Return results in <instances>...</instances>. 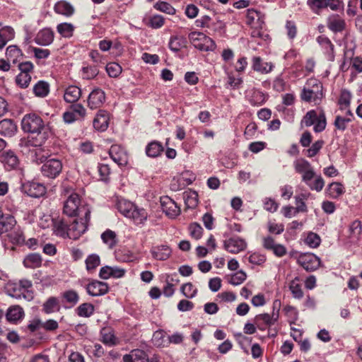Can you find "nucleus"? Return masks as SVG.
<instances>
[{
	"label": "nucleus",
	"mask_w": 362,
	"mask_h": 362,
	"mask_svg": "<svg viewBox=\"0 0 362 362\" xmlns=\"http://www.w3.org/2000/svg\"><path fill=\"white\" fill-rule=\"evenodd\" d=\"M22 129L25 132L37 134L35 146H42L48 138V131L42 118L35 114L25 115L21 122Z\"/></svg>",
	"instance_id": "f257e3e1"
},
{
	"label": "nucleus",
	"mask_w": 362,
	"mask_h": 362,
	"mask_svg": "<svg viewBox=\"0 0 362 362\" xmlns=\"http://www.w3.org/2000/svg\"><path fill=\"white\" fill-rule=\"evenodd\" d=\"M83 213V218L81 219L83 225H87L90 218V211L85 206L81 205V198L75 192H71L66 198L63 206V214L70 218H75L76 216L80 217Z\"/></svg>",
	"instance_id": "f03ea898"
},
{
	"label": "nucleus",
	"mask_w": 362,
	"mask_h": 362,
	"mask_svg": "<svg viewBox=\"0 0 362 362\" xmlns=\"http://www.w3.org/2000/svg\"><path fill=\"white\" fill-rule=\"evenodd\" d=\"M50 221L53 226L54 234L57 236L76 239L81 233V230L78 228V223L76 218L71 222L64 218L57 220L50 218Z\"/></svg>",
	"instance_id": "7ed1b4c3"
},
{
	"label": "nucleus",
	"mask_w": 362,
	"mask_h": 362,
	"mask_svg": "<svg viewBox=\"0 0 362 362\" xmlns=\"http://www.w3.org/2000/svg\"><path fill=\"white\" fill-rule=\"evenodd\" d=\"M322 89V84L318 79L310 78L303 88L300 98L305 102L321 100L323 98Z\"/></svg>",
	"instance_id": "20e7f679"
},
{
	"label": "nucleus",
	"mask_w": 362,
	"mask_h": 362,
	"mask_svg": "<svg viewBox=\"0 0 362 362\" xmlns=\"http://www.w3.org/2000/svg\"><path fill=\"white\" fill-rule=\"evenodd\" d=\"M189 39L194 47L200 51H214L216 49L214 41L200 32H192L189 34Z\"/></svg>",
	"instance_id": "39448f33"
},
{
	"label": "nucleus",
	"mask_w": 362,
	"mask_h": 362,
	"mask_svg": "<svg viewBox=\"0 0 362 362\" xmlns=\"http://www.w3.org/2000/svg\"><path fill=\"white\" fill-rule=\"evenodd\" d=\"M41 169L44 176L54 179L62 172V164L61 160H45Z\"/></svg>",
	"instance_id": "423d86ee"
},
{
	"label": "nucleus",
	"mask_w": 362,
	"mask_h": 362,
	"mask_svg": "<svg viewBox=\"0 0 362 362\" xmlns=\"http://www.w3.org/2000/svg\"><path fill=\"white\" fill-rule=\"evenodd\" d=\"M5 291L6 294L16 299L23 298L28 301L33 299V291L25 292L17 285L16 282H8L5 286Z\"/></svg>",
	"instance_id": "0eeeda50"
},
{
	"label": "nucleus",
	"mask_w": 362,
	"mask_h": 362,
	"mask_svg": "<svg viewBox=\"0 0 362 362\" xmlns=\"http://www.w3.org/2000/svg\"><path fill=\"white\" fill-rule=\"evenodd\" d=\"M298 263L306 271L313 272L319 268L320 260L313 253L307 252L299 256Z\"/></svg>",
	"instance_id": "6e6552de"
},
{
	"label": "nucleus",
	"mask_w": 362,
	"mask_h": 362,
	"mask_svg": "<svg viewBox=\"0 0 362 362\" xmlns=\"http://www.w3.org/2000/svg\"><path fill=\"white\" fill-rule=\"evenodd\" d=\"M160 206L165 214L170 218H175L180 214V208L175 201L168 197L160 198Z\"/></svg>",
	"instance_id": "1a4fd4ad"
},
{
	"label": "nucleus",
	"mask_w": 362,
	"mask_h": 362,
	"mask_svg": "<svg viewBox=\"0 0 362 362\" xmlns=\"http://www.w3.org/2000/svg\"><path fill=\"white\" fill-rule=\"evenodd\" d=\"M23 192L29 197L40 198L46 193V188L42 183L35 181H28L22 185Z\"/></svg>",
	"instance_id": "9d476101"
},
{
	"label": "nucleus",
	"mask_w": 362,
	"mask_h": 362,
	"mask_svg": "<svg viewBox=\"0 0 362 362\" xmlns=\"http://www.w3.org/2000/svg\"><path fill=\"white\" fill-rule=\"evenodd\" d=\"M225 250L233 254H238L247 248V242L239 237H231L223 242Z\"/></svg>",
	"instance_id": "9b49d317"
},
{
	"label": "nucleus",
	"mask_w": 362,
	"mask_h": 362,
	"mask_svg": "<svg viewBox=\"0 0 362 362\" xmlns=\"http://www.w3.org/2000/svg\"><path fill=\"white\" fill-rule=\"evenodd\" d=\"M295 168L297 173L303 174V182H308L314 178L315 173L306 160H297Z\"/></svg>",
	"instance_id": "f8f14e48"
},
{
	"label": "nucleus",
	"mask_w": 362,
	"mask_h": 362,
	"mask_svg": "<svg viewBox=\"0 0 362 362\" xmlns=\"http://www.w3.org/2000/svg\"><path fill=\"white\" fill-rule=\"evenodd\" d=\"M262 245L264 249L272 251L278 257L285 256L287 253L286 247L281 244L276 243L275 240L271 236L263 238Z\"/></svg>",
	"instance_id": "ddd939ff"
},
{
	"label": "nucleus",
	"mask_w": 362,
	"mask_h": 362,
	"mask_svg": "<svg viewBox=\"0 0 362 362\" xmlns=\"http://www.w3.org/2000/svg\"><path fill=\"white\" fill-rule=\"evenodd\" d=\"M108 291V284L98 280H93L88 284V286H86V293L92 296L105 295Z\"/></svg>",
	"instance_id": "4468645a"
},
{
	"label": "nucleus",
	"mask_w": 362,
	"mask_h": 362,
	"mask_svg": "<svg viewBox=\"0 0 362 362\" xmlns=\"http://www.w3.org/2000/svg\"><path fill=\"white\" fill-rule=\"evenodd\" d=\"M105 100V92L100 88H95L88 98V106L92 109H97L102 106Z\"/></svg>",
	"instance_id": "2eb2a0df"
},
{
	"label": "nucleus",
	"mask_w": 362,
	"mask_h": 362,
	"mask_svg": "<svg viewBox=\"0 0 362 362\" xmlns=\"http://www.w3.org/2000/svg\"><path fill=\"white\" fill-rule=\"evenodd\" d=\"M100 341L102 343L110 347L115 346L119 344V339L114 330L111 327H103L101 328L100 332Z\"/></svg>",
	"instance_id": "dca6fc26"
},
{
	"label": "nucleus",
	"mask_w": 362,
	"mask_h": 362,
	"mask_svg": "<svg viewBox=\"0 0 362 362\" xmlns=\"http://www.w3.org/2000/svg\"><path fill=\"white\" fill-rule=\"evenodd\" d=\"M109 119V113L105 110H100L93 119V127L98 131L104 132L108 127Z\"/></svg>",
	"instance_id": "f3484780"
},
{
	"label": "nucleus",
	"mask_w": 362,
	"mask_h": 362,
	"mask_svg": "<svg viewBox=\"0 0 362 362\" xmlns=\"http://www.w3.org/2000/svg\"><path fill=\"white\" fill-rule=\"evenodd\" d=\"M123 362H148L147 354L141 349H133L129 354L123 355Z\"/></svg>",
	"instance_id": "a211bd4d"
},
{
	"label": "nucleus",
	"mask_w": 362,
	"mask_h": 362,
	"mask_svg": "<svg viewBox=\"0 0 362 362\" xmlns=\"http://www.w3.org/2000/svg\"><path fill=\"white\" fill-rule=\"evenodd\" d=\"M16 226V221L13 216L1 214L0 216V235L8 233Z\"/></svg>",
	"instance_id": "6ab92c4d"
},
{
	"label": "nucleus",
	"mask_w": 362,
	"mask_h": 362,
	"mask_svg": "<svg viewBox=\"0 0 362 362\" xmlns=\"http://www.w3.org/2000/svg\"><path fill=\"white\" fill-rule=\"evenodd\" d=\"M25 315L24 310L22 307L19 305L10 306L6 312V320L12 323H17L18 321L23 319Z\"/></svg>",
	"instance_id": "aec40b11"
},
{
	"label": "nucleus",
	"mask_w": 362,
	"mask_h": 362,
	"mask_svg": "<svg viewBox=\"0 0 362 362\" xmlns=\"http://www.w3.org/2000/svg\"><path fill=\"white\" fill-rule=\"evenodd\" d=\"M127 218L132 219L133 223L136 226L143 225L147 220L148 213L144 208L136 206L135 209H133L130 214L128 215Z\"/></svg>",
	"instance_id": "412c9836"
},
{
	"label": "nucleus",
	"mask_w": 362,
	"mask_h": 362,
	"mask_svg": "<svg viewBox=\"0 0 362 362\" xmlns=\"http://www.w3.org/2000/svg\"><path fill=\"white\" fill-rule=\"evenodd\" d=\"M17 132V125L11 119H4L0 121V134L11 137Z\"/></svg>",
	"instance_id": "4be33fe9"
},
{
	"label": "nucleus",
	"mask_w": 362,
	"mask_h": 362,
	"mask_svg": "<svg viewBox=\"0 0 362 362\" xmlns=\"http://www.w3.org/2000/svg\"><path fill=\"white\" fill-rule=\"evenodd\" d=\"M252 61L253 70L263 74L269 73L274 67L272 63L263 62L260 57H254Z\"/></svg>",
	"instance_id": "5701e85b"
},
{
	"label": "nucleus",
	"mask_w": 362,
	"mask_h": 362,
	"mask_svg": "<svg viewBox=\"0 0 362 362\" xmlns=\"http://www.w3.org/2000/svg\"><path fill=\"white\" fill-rule=\"evenodd\" d=\"M253 322L257 329L261 331H264L273 325L269 313H261L255 315Z\"/></svg>",
	"instance_id": "b1692460"
},
{
	"label": "nucleus",
	"mask_w": 362,
	"mask_h": 362,
	"mask_svg": "<svg viewBox=\"0 0 362 362\" xmlns=\"http://www.w3.org/2000/svg\"><path fill=\"white\" fill-rule=\"evenodd\" d=\"M23 263L25 268H40L42 266V258L40 254L30 253L25 256Z\"/></svg>",
	"instance_id": "393cba45"
},
{
	"label": "nucleus",
	"mask_w": 362,
	"mask_h": 362,
	"mask_svg": "<svg viewBox=\"0 0 362 362\" xmlns=\"http://www.w3.org/2000/svg\"><path fill=\"white\" fill-rule=\"evenodd\" d=\"M54 40V33L50 29H43L40 31L35 41L37 45L46 46L50 45Z\"/></svg>",
	"instance_id": "a878e982"
},
{
	"label": "nucleus",
	"mask_w": 362,
	"mask_h": 362,
	"mask_svg": "<svg viewBox=\"0 0 362 362\" xmlns=\"http://www.w3.org/2000/svg\"><path fill=\"white\" fill-rule=\"evenodd\" d=\"M54 11L66 17L72 16L75 11L74 6L66 1H59L54 6Z\"/></svg>",
	"instance_id": "bb28decb"
},
{
	"label": "nucleus",
	"mask_w": 362,
	"mask_h": 362,
	"mask_svg": "<svg viewBox=\"0 0 362 362\" xmlns=\"http://www.w3.org/2000/svg\"><path fill=\"white\" fill-rule=\"evenodd\" d=\"M151 255L158 260H166L169 258L172 250L167 245H161L151 249Z\"/></svg>",
	"instance_id": "cd10ccee"
},
{
	"label": "nucleus",
	"mask_w": 362,
	"mask_h": 362,
	"mask_svg": "<svg viewBox=\"0 0 362 362\" xmlns=\"http://www.w3.org/2000/svg\"><path fill=\"white\" fill-rule=\"evenodd\" d=\"M326 192L329 198L338 199L344 194L345 188L340 182H333L328 185Z\"/></svg>",
	"instance_id": "c85d7f7f"
},
{
	"label": "nucleus",
	"mask_w": 362,
	"mask_h": 362,
	"mask_svg": "<svg viewBox=\"0 0 362 362\" xmlns=\"http://www.w3.org/2000/svg\"><path fill=\"white\" fill-rule=\"evenodd\" d=\"M81 95V90L78 86H70L65 90L64 98L67 103H74L80 98Z\"/></svg>",
	"instance_id": "c756f323"
},
{
	"label": "nucleus",
	"mask_w": 362,
	"mask_h": 362,
	"mask_svg": "<svg viewBox=\"0 0 362 362\" xmlns=\"http://www.w3.org/2000/svg\"><path fill=\"white\" fill-rule=\"evenodd\" d=\"M60 310V304L56 297L51 296L42 305V312L51 314Z\"/></svg>",
	"instance_id": "7c9ffc66"
},
{
	"label": "nucleus",
	"mask_w": 362,
	"mask_h": 362,
	"mask_svg": "<svg viewBox=\"0 0 362 362\" xmlns=\"http://www.w3.org/2000/svg\"><path fill=\"white\" fill-rule=\"evenodd\" d=\"M151 341H153V344L156 347H165L169 344L168 337H166L165 332L162 329L156 330L153 333Z\"/></svg>",
	"instance_id": "2f4dec72"
},
{
	"label": "nucleus",
	"mask_w": 362,
	"mask_h": 362,
	"mask_svg": "<svg viewBox=\"0 0 362 362\" xmlns=\"http://www.w3.org/2000/svg\"><path fill=\"white\" fill-rule=\"evenodd\" d=\"M164 151L162 144L157 141H151L146 148V155L149 157H157Z\"/></svg>",
	"instance_id": "473e14b6"
},
{
	"label": "nucleus",
	"mask_w": 362,
	"mask_h": 362,
	"mask_svg": "<svg viewBox=\"0 0 362 362\" xmlns=\"http://www.w3.org/2000/svg\"><path fill=\"white\" fill-rule=\"evenodd\" d=\"M136 206L134 204L126 199L119 200L117 204L119 212L126 217L129 216L133 209H135Z\"/></svg>",
	"instance_id": "72a5a7b5"
},
{
	"label": "nucleus",
	"mask_w": 362,
	"mask_h": 362,
	"mask_svg": "<svg viewBox=\"0 0 362 362\" xmlns=\"http://www.w3.org/2000/svg\"><path fill=\"white\" fill-rule=\"evenodd\" d=\"M62 298L64 303L69 304L68 308H72L78 303L80 296L75 291L69 290L62 293Z\"/></svg>",
	"instance_id": "f704fd0d"
},
{
	"label": "nucleus",
	"mask_w": 362,
	"mask_h": 362,
	"mask_svg": "<svg viewBox=\"0 0 362 362\" xmlns=\"http://www.w3.org/2000/svg\"><path fill=\"white\" fill-rule=\"evenodd\" d=\"M94 312V305L90 303H83L76 309V313L79 317H90Z\"/></svg>",
	"instance_id": "c9c22d12"
},
{
	"label": "nucleus",
	"mask_w": 362,
	"mask_h": 362,
	"mask_svg": "<svg viewBox=\"0 0 362 362\" xmlns=\"http://www.w3.org/2000/svg\"><path fill=\"white\" fill-rule=\"evenodd\" d=\"M101 239L110 249H112L117 243V235L110 229L105 230L101 234Z\"/></svg>",
	"instance_id": "e433bc0d"
},
{
	"label": "nucleus",
	"mask_w": 362,
	"mask_h": 362,
	"mask_svg": "<svg viewBox=\"0 0 362 362\" xmlns=\"http://www.w3.org/2000/svg\"><path fill=\"white\" fill-rule=\"evenodd\" d=\"M6 56L8 60L16 63L18 58L23 56L22 51L16 45H10L6 48Z\"/></svg>",
	"instance_id": "4c0bfd02"
},
{
	"label": "nucleus",
	"mask_w": 362,
	"mask_h": 362,
	"mask_svg": "<svg viewBox=\"0 0 362 362\" xmlns=\"http://www.w3.org/2000/svg\"><path fill=\"white\" fill-rule=\"evenodd\" d=\"M85 264H86V270L89 272H92L99 267L100 264V259L99 255L96 254H91L86 257V260H85Z\"/></svg>",
	"instance_id": "58836bf2"
},
{
	"label": "nucleus",
	"mask_w": 362,
	"mask_h": 362,
	"mask_svg": "<svg viewBox=\"0 0 362 362\" xmlns=\"http://www.w3.org/2000/svg\"><path fill=\"white\" fill-rule=\"evenodd\" d=\"M109 155L110 158H123L128 156L126 150L122 146L117 144H114L110 147Z\"/></svg>",
	"instance_id": "ea45409f"
},
{
	"label": "nucleus",
	"mask_w": 362,
	"mask_h": 362,
	"mask_svg": "<svg viewBox=\"0 0 362 362\" xmlns=\"http://www.w3.org/2000/svg\"><path fill=\"white\" fill-rule=\"evenodd\" d=\"M33 92L37 97H45L49 93V84L45 81H40L34 86Z\"/></svg>",
	"instance_id": "a19ab883"
},
{
	"label": "nucleus",
	"mask_w": 362,
	"mask_h": 362,
	"mask_svg": "<svg viewBox=\"0 0 362 362\" xmlns=\"http://www.w3.org/2000/svg\"><path fill=\"white\" fill-rule=\"evenodd\" d=\"M57 30L64 37H70L73 35L74 26L71 23H62L57 25Z\"/></svg>",
	"instance_id": "79ce46f5"
},
{
	"label": "nucleus",
	"mask_w": 362,
	"mask_h": 362,
	"mask_svg": "<svg viewBox=\"0 0 362 362\" xmlns=\"http://www.w3.org/2000/svg\"><path fill=\"white\" fill-rule=\"evenodd\" d=\"M351 97L352 95L349 90L346 89L341 90L338 102L341 109H345L349 107Z\"/></svg>",
	"instance_id": "37998d69"
},
{
	"label": "nucleus",
	"mask_w": 362,
	"mask_h": 362,
	"mask_svg": "<svg viewBox=\"0 0 362 362\" xmlns=\"http://www.w3.org/2000/svg\"><path fill=\"white\" fill-rule=\"evenodd\" d=\"M154 8L158 11L169 15H174L176 11L175 8L166 1H158L156 3L154 4Z\"/></svg>",
	"instance_id": "c03bdc74"
},
{
	"label": "nucleus",
	"mask_w": 362,
	"mask_h": 362,
	"mask_svg": "<svg viewBox=\"0 0 362 362\" xmlns=\"http://www.w3.org/2000/svg\"><path fill=\"white\" fill-rule=\"evenodd\" d=\"M185 204L186 207L189 209H194L197 206L198 204V194L197 192L192 191L190 193L186 194L184 197Z\"/></svg>",
	"instance_id": "a18cd8bd"
},
{
	"label": "nucleus",
	"mask_w": 362,
	"mask_h": 362,
	"mask_svg": "<svg viewBox=\"0 0 362 362\" xmlns=\"http://www.w3.org/2000/svg\"><path fill=\"white\" fill-rule=\"evenodd\" d=\"M327 125V120L325 114L323 110L319 113V117L314 124V131L315 132H321L325 129Z\"/></svg>",
	"instance_id": "49530a36"
},
{
	"label": "nucleus",
	"mask_w": 362,
	"mask_h": 362,
	"mask_svg": "<svg viewBox=\"0 0 362 362\" xmlns=\"http://www.w3.org/2000/svg\"><path fill=\"white\" fill-rule=\"evenodd\" d=\"M105 69L108 75L113 78L117 77L122 73L121 66L115 62L108 63Z\"/></svg>",
	"instance_id": "de8ad7c7"
},
{
	"label": "nucleus",
	"mask_w": 362,
	"mask_h": 362,
	"mask_svg": "<svg viewBox=\"0 0 362 362\" xmlns=\"http://www.w3.org/2000/svg\"><path fill=\"white\" fill-rule=\"evenodd\" d=\"M296 213L307 212L308 207L305 204V199H306V195L300 194V195L296 196Z\"/></svg>",
	"instance_id": "09e8293b"
},
{
	"label": "nucleus",
	"mask_w": 362,
	"mask_h": 362,
	"mask_svg": "<svg viewBox=\"0 0 362 362\" xmlns=\"http://www.w3.org/2000/svg\"><path fill=\"white\" fill-rule=\"evenodd\" d=\"M321 240L318 235L310 232L305 238V243L311 248H316L320 244Z\"/></svg>",
	"instance_id": "8fccbe9b"
},
{
	"label": "nucleus",
	"mask_w": 362,
	"mask_h": 362,
	"mask_svg": "<svg viewBox=\"0 0 362 362\" xmlns=\"http://www.w3.org/2000/svg\"><path fill=\"white\" fill-rule=\"evenodd\" d=\"M319 117L315 110L308 111L303 117L302 123H304L306 127H310L313 125Z\"/></svg>",
	"instance_id": "3c124183"
},
{
	"label": "nucleus",
	"mask_w": 362,
	"mask_h": 362,
	"mask_svg": "<svg viewBox=\"0 0 362 362\" xmlns=\"http://www.w3.org/2000/svg\"><path fill=\"white\" fill-rule=\"evenodd\" d=\"M328 28L334 32H341L345 28V21L341 18H334L328 23Z\"/></svg>",
	"instance_id": "603ef678"
},
{
	"label": "nucleus",
	"mask_w": 362,
	"mask_h": 362,
	"mask_svg": "<svg viewBox=\"0 0 362 362\" xmlns=\"http://www.w3.org/2000/svg\"><path fill=\"white\" fill-rule=\"evenodd\" d=\"M181 291L185 297L192 298L197 294V289L194 288L192 283H187L182 286Z\"/></svg>",
	"instance_id": "864d4df0"
},
{
	"label": "nucleus",
	"mask_w": 362,
	"mask_h": 362,
	"mask_svg": "<svg viewBox=\"0 0 362 362\" xmlns=\"http://www.w3.org/2000/svg\"><path fill=\"white\" fill-rule=\"evenodd\" d=\"M189 234H191L192 237L195 240H199L202 237L203 234V228L200 224L197 223H193L189 226Z\"/></svg>",
	"instance_id": "5fc2aeb1"
},
{
	"label": "nucleus",
	"mask_w": 362,
	"mask_h": 362,
	"mask_svg": "<svg viewBox=\"0 0 362 362\" xmlns=\"http://www.w3.org/2000/svg\"><path fill=\"white\" fill-rule=\"evenodd\" d=\"M289 289L293 298L300 299L303 297L304 293L301 289V286L295 280L291 282Z\"/></svg>",
	"instance_id": "6e6d98bb"
},
{
	"label": "nucleus",
	"mask_w": 362,
	"mask_h": 362,
	"mask_svg": "<svg viewBox=\"0 0 362 362\" xmlns=\"http://www.w3.org/2000/svg\"><path fill=\"white\" fill-rule=\"evenodd\" d=\"M196 175L194 173L189 170H185L181 173L180 176L179 182H182L184 186L189 185L194 182Z\"/></svg>",
	"instance_id": "4d7b16f0"
},
{
	"label": "nucleus",
	"mask_w": 362,
	"mask_h": 362,
	"mask_svg": "<svg viewBox=\"0 0 362 362\" xmlns=\"http://www.w3.org/2000/svg\"><path fill=\"white\" fill-rule=\"evenodd\" d=\"M349 233L351 236L358 238L362 233V223L359 220H355L349 225Z\"/></svg>",
	"instance_id": "13d9d810"
},
{
	"label": "nucleus",
	"mask_w": 362,
	"mask_h": 362,
	"mask_svg": "<svg viewBox=\"0 0 362 362\" xmlns=\"http://www.w3.org/2000/svg\"><path fill=\"white\" fill-rule=\"evenodd\" d=\"M246 279L247 274L243 270H240L231 276L229 283L233 286H238L241 284Z\"/></svg>",
	"instance_id": "bf43d9fd"
},
{
	"label": "nucleus",
	"mask_w": 362,
	"mask_h": 362,
	"mask_svg": "<svg viewBox=\"0 0 362 362\" xmlns=\"http://www.w3.org/2000/svg\"><path fill=\"white\" fill-rule=\"evenodd\" d=\"M31 81V76L27 74H19L16 78V84L22 88H27Z\"/></svg>",
	"instance_id": "052dcab7"
},
{
	"label": "nucleus",
	"mask_w": 362,
	"mask_h": 362,
	"mask_svg": "<svg viewBox=\"0 0 362 362\" xmlns=\"http://www.w3.org/2000/svg\"><path fill=\"white\" fill-rule=\"evenodd\" d=\"M14 231L13 233H9L8 237L10 240H11L12 243L16 244H21L25 243V238L23 233L19 229L16 230V228H13Z\"/></svg>",
	"instance_id": "680f3d73"
},
{
	"label": "nucleus",
	"mask_w": 362,
	"mask_h": 362,
	"mask_svg": "<svg viewBox=\"0 0 362 362\" xmlns=\"http://www.w3.org/2000/svg\"><path fill=\"white\" fill-rule=\"evenodd\" d=\"M6 171H11L13 170H22L20 167L19 160H1Z\"/></svg>",
	"instance_id": "e2e57ef3"
},
{
	"label": "nucleus",
	"mask_w": 362,
	"mask_h": 362,
	"mask_svg": "<svg viewBox=\"0 0 362 362\" xmlns=\"http://www.w3.org/2000/svg\"><path fill=\"white\" fill-rule=\"evenodd\" d=\"M311 190H316L320 192L323 189L325 186V181L321 177H318L313 182L308 181L305 182Z\"/></svg>",
	"instance_id": "0e129e2a"
},
{
	"label": "nucleus",
	"mask_w": 362,
	"mask_h": 362,
	"mask_svg": "<svg viewBox=\"0 0 362 362\" xmlns=\"http://www.w3.org/2000/svg\"><path fill=\"white\" fill-rule=\"evenodd\" d=\"M164 22L165 19L163 16L160 15H155L150 18L148 25L152 28L157 29L162 27L164 24Z\"/></svg>",
	"instance_id": "69168bd1"
},
{
	"label": "nucleus",
	"mask_w": 362,
	"mask_h": 362,
	"mask_svg": "<svg viewBox=\"0 0 362 362\" xmlns=\"http://www.w3.org/2000/svg\"><path fill=\"white\" fill-rule=\"evenodd\" d=\"M83 72L84 74V77L87 79H91L95 77L98 73L99 70L97 66H90L83 68Z\"/></svg>",
	"instance_id": "338daca9"
},
{
	"label": "nucleus",
	"mask_w": 362,
	"mask_h": 362,
	"mask_svg": "<svg viewBox=\"0 0 362 362\" xmlns=\"http://www.w3.org/2000/svg\"><path fill=\"white\" fill-rule=\"evenodd\" d=\"M248 259L249 262L252 264L260 265L264 263L267 259L262 254L259 252H253L250 255Z\"/></svg>",
	"instance_id": "774afa93"
}]
</instances>
